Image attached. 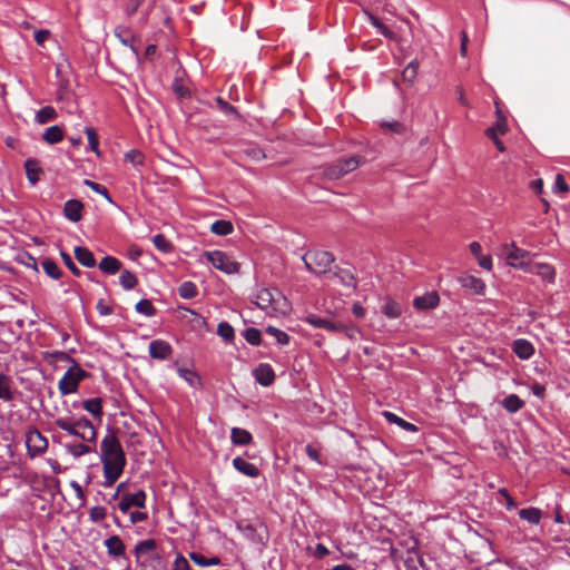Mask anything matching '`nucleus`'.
<instances>
[{
    "instance_id": "21",
    "label": "nucleus",
    "mask_w": 570,
    "mask_h": 570,
    "mask_svg": "<svg viewBox=\"0 0 570 570\" xmlns=\"http://www.w3.org/2000/svg\"><path fill=\"white\" fill-rule=\"evenodd\" d=\"M233 466L239 473H242V474H244L246 476L257 478L259 475L258 468L255 464H253L250 462H247L246 460H244L240 456H236L235 459H233Z\"/></svg>"
},
{
    "instance_id": "19",
    "label": "nucleus",
    "mask_w": 570,
    "mask_h": 570,
    "mask_svg": "<svg viewBox=\"0 0 570 570\" xmlns=\"http://www.w3.org/2000/svg\"><path fill=\"white\" fill-rule=\"evenodd\" d=\"M512 351L519 358L529 360L534 354V346L525 338H518L512 343Z\"/></svg>"
},
{
    "instance_id": "57",
    "label": "nucleus",
    "mask_w": 570,
    "mask_h": 570,
    "mask_svg": "<svg viewBox=\"0 0 570 570\" xmlns=\"http://www.w3.org/2000/svg\"><path fill=\"white\" fill-rule=\"evenodd\" d=\"M144 1L145 0H127L126 7H125L126 14L132 16L134 13H136L138 8L141 6V3Z\"/></svg>"
},
{
    "instance_id": "18",
    "label": "nucleus",
    "mask_w": 570,
    "mask_h": 570,
    "mask_svg": "<svg viewBox=\"0 0 570 570\" xmlns=\"http://www.w3.org/2000/svg\"><path fill=\"white\" fill-rule=\"evenodd\" d=\"M305 322L315 328H324L328 332H338L342 327L341 323L331 322L330 320L320 317L315 314L307 315Z\"/></svg>"
},
{
    "instance_id": "25",
    "label": "nucleus",
    "mask_w": 570,
    "mask_h": 570,
    "mask_svg": "<svg viewBox=\"0 0 570 570\" xmlns=\"http://www.w3.org/2000/svg\"><path fill=\"white\" fill-rule=\"evenodd\" d=\"M24 168H26V174H27V178H28L29 183L32 186H35L39 181L40 174L42 171V169L39 166L38 160L32 159V158L27 159L24 163Z\"/></svg>"
},
{
    "instance_id": "11",
    "label": "nucleus",
    "mask_w": 570,
    "mask_h": 570,
    "mask_svg": "<svg viewBox=\"0 0 570 570\" xmlns=\"http://www.w3.org/2000/svg\"><path fill=\"white\" fill-rule=\"evenodd\" d=\"M255 381L262 386H269L275 381V372L267 363H261L253 370Z\"/></svg>"
},
{
    "instance_id": "38",
    "label": "nucleus",
    "mask_w": 570,
    "mask_h": 570,
    "mask_svg": "<svg viewBox=\"0 0 570 570\" xmlns=\"http://www.w3.org/2000/svg\"><path fill=\"white\" fill-rule=\"evenodd\" d=\"M189 557L196 564L200 567H212L220 564V559L218 557L206 558L197 552H191Z\"/></svg>"
},
{
    "instance_id": "12",
    "label": "nucleus",
    "mask_w": 570,
    "mask_h": 570,
    "mask_svg": "<svg viewBox=\"0 0 570 570\" xmlns=\"http://www.w3.org/2000/svg\"><path fill=\"white\" fill-rule=\"evenodd\" d=\"M173 354V347L163 340H154L149 343V355L156 360H167Z\"/></svg>"
},
{
    "instance_id": "54",
    "label": "nucleus",
    "mask_w": 570,
    "mask_h": 570,
    "mask_svg": "<svg viewBox=\"0 0 570 570\" xmlns=\"http://www.w3.org/2000/svg\"><path fill=\"white\" fill-rule=\"evenodd\" d=\"M125 159L134 166H140L144 163V155L137 150H130L125 155Z\"/></svg>"
},
{
    "instance_id": "13",
    "label": "nucleus",
    "mask_w": 570,
    "mask_h": 570,
    "mask_svg": "<svg viewBox=\"0 0 570 570\" xmlns=\"http://www.w3.org/2000/svg\"><path fill=\"white\" fill-rule=\"evenodd\" d=\"M108 554L114 559L126 558V547L119 535L114 534L104 542Z\"/></svg>"
},
{
    "instance_id": "45",
    "label": "nucleus",
    "mask_w": 570,
    "mask_h": 570,
    "mask_svg": "<svg viewBox=\"0 0 570 570\" xmlns=\"http://www.w3.org/2000/svg\"><path fill=\"white\" fill-rule=\"evenodd\" d=\"M217 334L226 342H233L235 332L233 326L227 322H220L217 326Z\"/></svg>"
},
{
    "instance_id": "32",
    "label": "nucleus",
    "mask_w": 570,
    "mask_h": 570,
    "mask_svg": "<svg viewBox=\"0 0 570 570\" xmlns=\"http://www.w3.org/2000/svg\"><path fill=\"white\" fill-rule=\"evenodd\" d=\"M519 517L531 524H539L542 517V512L538 508H527L521 509L519 511Z\"/></svg>"
},
{
    "instance_id": "46",
    "label": "nucleus",
    "mask_w": 570,
    "mask_h": 570,
    "mask_svg": "<svg viewBox=\"0 0 570 570\" xmlns=\"http://www.w3.org/2000/svg\"><path fill=\"white\" fill-rule=\"evenodd\" d=\"M417 70H419V62L416 60L409 62V65L404 68L403 72H402L403 80L412 83L417 76Z\"/></svg>"
},
{
    "instance_id": "49",
    "label": "nucleus",
    "mask_w": 570,
    "mask_h": 570,
    "mask_svg": "<svg viewBox=\"0 0 570 570\" xmlns=\"http://www.w3.org/2000/svg\"><path fill=\"white\" fill-rule=\"evenodd\" d=\"M85 132L88 138L89 148L97 155H99V139L96 130L92 127H86Z\"/></svg>"
},
{
    "instance_id": "16",
    "label": "nucleus",
    "mask_w": 570,
    "mask_h": 570,
    "mask_svg": "<svg viewBox=\"0 0 570 570\" xmlns=\"http://www.w3.org/2000/svg\"><path fill=\"white\" fill-rule=\"evenodd\" d=\"M82 210L83 204L78 199H69L65 203V217L72 223H77L82 218Z\"/></svg>"
},
{
    "instance_id": "53",
    "label": "nucleus",
    "mask_w": 570,
    "mask_h": 570,
    "mask_svg": "<svg viewBox=\"0 0 570 570\" xmlns=\"http://www.w3.org/2000/svg\"><path fill=\"white\" fill-rule=\"evenodd\" d=\"M350 340H357L361 336V331L356 325H344L342 324L341 331Z\"/></svg>"
},
{
    "instance_id": "27",
    "label": "nucleus",
    "mask_w": 570,
    "mask_h": 570,
    "mask_svg": "<svg viewBox=\"0 0 570 570\" xmlns=\"http://www.w3.org/2000/svg\"><path fill=\"white\" fill-rule=\"evenodd\" d=\"M115 36L124 46L129 47L136 55L138 53L136 47L134 46L135 37L130 29L125 27H117L115 29Z\"/></svg>"
},
{
    "instance_id": "47",
    "label": "nucleus",
    "mask_w": 570,
    "mask_h": 570,
    "mask_svg": "<svg viewBox=\"0 0 570 570\" xmlns=\"http://www.w3.org/2000/svg\"><path fill=\"white\" fill-rule=\"evenodd\" d=\"M153 244L163 253H169L173 249V244L163 234L155 235L153 237Z\"/></svg>"
},
{
    "instance_id": "31",
    "label": "nucleus",
    "mask_w": 570,
    "mask_h": 570,
    "mask_svg": "<svg viewBox=\"0 0 570 570\" xmlns=\"http://www.w3.org/2000/svg\"><path fill=\"white\" fill-rule=\"evenodd\" d=\"M42 138L46 142L53 145V144H57L62 140L63 131L59 126L55 125V126L48 127L45 130Z\"/></svg>"
},
{
    "instance_id": "40",
    "label": "nucleus",
    "mask_w": 570,
    "mask_h": 570,
    "mask_svg": "<svg viewBox=\"0 0 570 570\" xmlns=\"http://www.w3.org/2000/svg\"><path fill=\"white\" fill-rule=\"evenodd\" d=\"M366 16H367L371 24L373 27H375L381 35H383L387 39L395 38V33L390 28H387L385 24H383L376 17H374L373 14H371L368 12H366Z\"/></svg>"
},
{
    "instance_id": "59",
    "label": "nucleus",
    "mask_w": 570,
    "mask_h": 570,
    "mask_svg": "<svg viewBox=\"0 0 570 570\" xmlns=\"http://www.w3.org/2000/svg\"><path fill=\"white\" fill-rule=\"evenodd\" d=\"M51 33L47 29L37 30L35 32V40L39 46H43V43L50 38Z\"/></svg>"
},
{
    "instance_id": "61",
    "label": "nucleus",
    "mask_w": 570,
    "mask_h": 570,
    "mask_svg": "<svg viewBox=\"0 0 570 570\" xmlns=\"http://www.w3.org/2000/svg\"><path fill=\"white\" fill-rule=\"evenodd\" d=\"M479 266L485 271H491L493 267L492 258L489 255H481L478 257Z\"/></svg>"
},
{
    "instance_id": "36",
    "label": "nucleus",
    "mask_w": 570,
    "mask_h": 570,
    "mask_svg": "<svg viewBox=\"0 0 570 570\" xmlns=\"http://www.w3.org/2000/svg\"><path fill=\"white\" fill-rule=\"evenodd\" d=\"M178 294L180 297L190 299L198 294V289L195 283L190 281L183 282L178 287Z\"/></svg>"
},
{
    "instance_id": "48",
    "label": "nucleus",
    "mask_w": 570,
    "mask_h": 570,
    "mask_svg": "<svg viewBox=\"0 0 570 570\" xmlns=\"http://www.w3.org/2000/svg\"><path fill=\"white\" fill-rule=\"evenodd\" d=\"M243 335L247 343L250 345L257 346L261 344L262 335L259 330L255 327H248L244 331Z\"/></svg>"
},
{
    "instance_id": "55",
    "label": "nucleus",
    "mask_w": 570,
    "mask_h": 570,
    "mask_svg": "<svg viewBox=\"0 0 570 570\" xmlns=\"http://www.w3.org/2000/svg\"><path fill=\"white\" fill-rule=\"evenodd\" d=\"M553 193H567L569 190V186L566 183L562 175L558 174L556 176L553 186H552Z\"/></svg>"
},
{
    "instance_id": "52",
    "label": "nucleus",
    "mask_w": 570,
    "mask_h": 570,
    "mask_svg": "<svg viewBox=\"0 0 570 570\" xmlns=\"http://www.w3.org/2000/svg\"><path fill=\"white\" fill-rule=\"evenodd\" d=\"M85 185L90 187L94 191L102 195L108 202H111V197L107 190V188L98 183L91 181L89 179L85 180Z\"/></svg>"
},
{
    "instance_id": "1",
    "label": "nucleus",
    "mask_w": 570,
    "mask_h": 570,
    "mask_svg": "<svg viewBox=\"0 0 570 570\" xmlns=\"http://www.w3.org/2000/svg\"><path fill=\"white\" fill-rule=\"evenodd\" d=\"M99 459L102 464L104 488L112 487L124 473L127 459L121 443L112 431L100 441Z\"/></svg>"
},
{
    "instance_id": "2",
    "label": "nucleus",
    "mask_w": 570,
    "mask_h": 570,
    "mask_svg": "<svg viewBox=\"0 0 570 570\" xmlns=\"http://www.w3.org/2000/svg\"><path fill=\"white\" fill-rule=\"evenodd\" d=\"M253 303L268 316H284L291 312L287 297L275 287L258 288L254 294Z\"/></svg>"
},
{
    "instance_id": "37",
    "label": "nucleus",
    "mask_w": 570,
    "mask_h": 570,
    "mask_svg": "<svg viewBox=\"0 0 570 570\" xmlns=\"http://www.w3.org/2000/svg\"><path fill=\"white\" fill-rule=\"evenodd\" d=\"M233 224L228 220L223 219L214 222L210 226L212 233L219 236L229 235L233 232Z\"/></svg>"
},
{
    "instance_id": "44",
    "label": "nucleus",
    "mask_w": 570,
    "mask_h": 570,
    "mask_svg": "<svg viewBox=\"0 0 570 570\" xmlns=\"http://www.w3.org/2000/svg\"><path fill=\"white\" fill-rule=\"evenodd\" d=\"M137 277L129 271H122L119 276V283L124 289L130 291L137 285Z\"/></svg>"
},
{
    "instance_id": "63",
    "label": "nucleus",
    "mask_w": 570,
    "mask_h": 570,
    "mask_svg": "<svg viewBox=\"0 0 570 570\" xmlns=\"http://www.w3.org/2000/svg\"><path fill=\"white\" fill-rule=\"evenodd\" d=\"M330 553V550L322 543L316 544L314 550V556L318 559L326 557Z\"/></svg>"
},
{
    "instance_id": "6",
    "label": "nucleus",
    "mask_w": 570,
    "mask_h": 570,
    "mask_svg": "<svg viewBox=\"0 0 570 570\" xmlns=\"http://www.w3.org/2000/svg\"><path fill=\"white\" fill-rule=\"evenodd\" d=\"M204 257L212 266L216 269L222 271L225 274L233 275L239 272V263L234 261L225 252L212 250L205 252Z\"/></svg>"
},
{
    "instance_id": "56",
    "label": "nucleus",
    "mask_w": 570,
    "mask_h": 570,
    "mask_svg": "<svg viewBox=\"0 0 570 570\" xmlns=\"http://www.w3.org/2000/svg\"><path fill=\"white\" fill-rule=\"evenodd\" d=\"M60 255L69 271L76 276L80 275V269L76 266L70 255L65 252H61Z\"/></svg>"
},
{
    "instance_id": "22",
    "label": "nucleus",
    "mask_w": 570,
    "mask_h": 570,
    "mask_svg": "<svg viewBox=\"0 0 570 570\" xmlns=\"http://www.w3.org/2000/svg\"><path fill=\"white\" fill-rule=\"evenodd\" d=\"M98 267L105 274L115 275L121 269V262L114 256H105Z\"/></svg>"
},
{
    "instance_id": "10",
    "label": "nucleus",
    "mask_w": 570,
    "mask_h": 570,
    "mask_svg": "<svg viewBox=\"0 0 570 570\" xmlns=\"http://www.w3.org/2000/svg\"><path fill=\"white\" fill-rule=\"evenodd\" d=\"M146 503V493L142 490L136 493H127L120 498L118 509L122 513H127L131 507L144 508Z\"/></svg>"
},
{
    "instance_id": "62",
    "label": "nucleus",
    "mask_w": 570,
    "mask_h": 570,
    "mask_svg": "<svg viewBox=\"0 0 570 570\" xmlns=\"http://www.w3.org/2000/svg\"><path fill=\"white\" fill-rule=\"evenodd\" d=\"M217 104L220 107V109L226 114H236L237 112L234 106H232L227 101L223 100L222 98H217Z\"/></svg>"
},
{
    "instance_id": "41",
    "label": "nucleus",
    "mask_w": 570,
    "mask_h": 570,
    "mask_svg": "<svg viewBox=\"0 0 570 570\" xmlns=\"http://www.w3.org/2000/svg\"><path fill=\"white\" fill-rule=\"evenodd\" d=\"M42 268L45 271V273L53 278V279H59L61 277V269L60 267L58 266V264L52 261V259H45L42 263Z\"/></svg>"
},
{
    "instance_id": "39",
    "label": "nucleus",
    "mask_w": 570,
    "mask_h": 570,
    "mask_svg": "<svg viewBox=\"0 0 570 570\" xmlns=\"http://www.w3.org/2000/svg\"><path fill=\"white\" fill-rule=\"evenodd\" d=\"M57 117V112L53 107L46 106L42 107L37 114H36V121L38 124H47L51 120H53Z\"/></svg>"
},
{
    "instance_id": "34",
    "label": "nucleus",
    "mask_w": 570,
    "mask_h": 570,
    "mask_svg": "<svg viewBox=\"0 0 570 570\" xmlns=\"http://www.w3.org/2000/svg\"><path fill=\"white\" fill-rule=\"evenodd\" d=\"M383 314L389 318H397L402 314V307L399 303L393 299H386L382 306Z\"/></svg>"
},
{
    "instance_id": "35",
    "label": "nucleus",
    "mask_w": 570,
    "mask_h": 570,
    "mask_svg": "<svg viewBox=\"0 0 570 570\" xmlns=\"http://www.w3.org/2000/svg\"><path fill=\"white\" fill-rule=\"evenodd\" d=\"M66 450L69 454H71L73 458H80L88 453L94 452V448L86 443H71L66 444Z\"/></svg>"
},
{
    "instance_id": "8",
    "label": "nucleus",
    "mask_w": 570,
    "mask_h": 570,
    "mask_svg": "<svg viewBox=\"0 0 570 570\" xmlns=\"http://www.w3.org/2000/svg\"><path fill=\"white\" fill-rule=\"evenodd\" d=\"M360 166V158L348 157L340 159L335 164L328 165L324 169V175L328 179H338L344 175L355 170Z\"/></svg>"
},
{
    "instance_id": "64",
    "label": "nucleus",
    "mask_w": 570,
    "mask_h": 570,
    "mask_svg": "<svg viewBox=\"0 0 570 570\" xmlns=\"http://www.w3.org/2000/svg\"><path fill=\"white\" fill-rule=\"evenodd\" d=\"M147 519V514L145 512L134 511L130 513L131 523L142 522Z\"/></svg>"
},
{
    "instance_id": "51",
    "label": "nucleus",
    "mask_w": 570,
    "mask_h": 570,
    "mask_svg": "<svg viewBox=\"0 0 570 570\" xmlns=\"http://www.w3.org/2000/svg\"><path fill=\"white\" fill-rule=\"evenodd\" d=\"M171 570H191V567L181 553H177L173 562Z\"/></svg>"
},
{
    "instance_id": "17",
    "label": "nucleus",
    "mask_w": 570,
    "mask_h": 570,
    "mask_svg": "<svg viewBox=\"0 0 570 570\" xmlns=\"http://www.w3.org/2000/svg\"><path fill=\"white\" fill-rule=\"evenodd\" d=\"M459 282L462 287L465 289L471 291L473 294L476 295H484L485 293V283L473 275H464L459 278Z\"/></svg>"
},
{
    "instance_id": "58",
    "label": "nucleus",
    "mask_w": 570,
    "mask_h": 570,
    "mask_svg": "<svg viewBox=\"0 0 570 570\" xmlns=\"http://www.w3.org/2000/svg\"><path fill=\"white\" fill-rule=\"evenodd\" d=\"M305 452L311 460L315 461L318 464H322L320 452L315 446H313L312 444H307L305 448Z\"/></svg>"
},
{
    "instance_id": "20",
    "label": "nucleus",
    "mask_w": 570,
    "mask_h": 570,
    "mask_svg": "<svg viewBox=\"0 0 570 570\" xmlns=\"http://www.w3.org/2000/svg\"><path fill=\"white\" fill-rule=\"evenodd\" d=\"M532 273L537 274L543 282L553 284L556 281V269L548 263H535L531 265Z\"/></svg>"
},
{
    "instance_id": "26",
    "label": "nucleus",
    "mask_w": 570,
    "mask_h": 570,
    "mask_svg": "<svg viewBox=\"0 0 570 570\" xmlns=\"http://www.w3.org/2000/svg\"><path fill=\"white\" fill-rule=\"evenodd\" d=\"M82 407L94 417L101 420L102 417V400L100 397H92L82 402Z\"/></svg>"
},
{
    "instance_id": "3",
    "label": "nucleus",
    "mask_w": 570,
    "mask_h": 570,
    "mask_svg": "<svg viewBox=\"0 0 570 570\" xmlns=\"http://www.w3.org/2000/svg\"><path fill=\"white\" fill-rule=\"evenodd\" d=\"M55 424L69 435L79 438L86 443L96 442L97 431L86 416H81L75 421L69 417L60 416L55 420Z\"/></svg>"
},
{
    "instance_id": "43",
    "label": "nucleus",
    "mask_w": 570,
    "mask_h": 570,
    "mask_svg": "<svg viewBox=\"0 0 570 570\" xmlns=\"http://www.w3.org/2000/svg\"><path fill=\"white\" fill-rule=\"evenodd\" d=\"M265 331L268 335L276 340L277 344L287 345L289 343V335L284 331L274 326H267Z\"/></svg>"
},
{
    "instance_id": "15",
    "label": "nucleus",
    "mask_w": 570,
    "mask_h": 570,
    "mask_svg": "<svg viewBox=\"0 0 570 570\" xmlns=\"http://www.w3.org/2000/svg\"><path fill=\"white\" fill-rule=\"evenodd\" d=\"M17 391L13 386L12 379L0 372V400L3 402H12L16 397Z\"/></svg>"
},
{
    "instance_id": "30",
    "label": "nucleus",
    "mask_w": 570,
    "mask_h": 570,
    "mask_svg": "<svg viewBox=\"0 0 570 570\" xmlns=\"http://www.w3.org/2000/svg\"><path fill=\"white\" fill-rule=\"evenodd\" d=\"M502 406L509 413H515L524 406V402L517 394H510L503 399Z\"/></svg>"
},
{
    "instance_id": "7",
    "label": "nucleus",
    "mask_w": 570,
    "mask_h": 570,
    "mask_svg": "<svg viewBox=\"0 0 570 570\" xmlns=\"http://www.w3.org/2000/svg\"><path fill=\"white\" fill-rule=\"evenodd\" d=\"M303 259L307 269L315 274L326 273L334 262L333 255L325 250L308 252Z\"/></svg>"
},
{
    "instance_id": "5",
    "label": "nucleus",
    "mask_w": 570,
    "mask_h": 570,
    "mask_svg": "<svg viewBox=\"0 0 570 570\" xmlns=\"http://www.w3.org/2000/svg\"><path fill=\"white\" fill-rule=\"evenodd\" d=\"M88 375V372H86L78 363L73 362L58 382V390L60 394L69 395L76 393L80 382Z\"/></svg>"
},
{
    "instance_id": "23",
    "label": "nucleus",
    "mask_w": 570,
    "mask_h": 570,
    "mask_svg": "<svg viewBox=\"0 0 570 570\" xmlns=\"http://www.w3.org/2000/svg\"><path fill=\"white\" fill-rule=\"evenodd\" d=\"M75 257L82 266L88 268H92L97 264L94 254L87 247H76Z\"/></svg>"
},
{
    "instance_id": "50",
    "label": "nucleus",
    "mask_w": 570,
    "mask_h": 570,
    "mask_svg": "<svg viewBox=\"0 0 570 570\" xmlns=\"http://www.w3.org/2000/svg\"><path fill=\"white\" fill-rule=\"evenodd\" d=\"M106 515H107V510H106V508H104L101 505L92 507L89 510V519H90V521H92L95 523L104 520L106 518Z\"/></svg>"
},
{
    "instance_id": "14",
    "label": "nucleus",
    "mask_w": 570,
    "mask_h": 570,
    "mask_svg": "<svg viewBox=\"0 0 570 570\" xmlns=\"http://www.w3.org/2000/svg\"><path fill=\"white\" fill-rule=\"evenodd\" d=\"M440 303L439 294L434 291L428 292L422 296H417L413 301V306L419 311H428L435 308Z\"/></svg>"
},
{
    "instance_id": "29",
    "label": "nucleus",
    "mask_w": 570,
    "mask_h": 570,
    "mask_svg": "<svg viewBox=\"0 0 570 570\" xmlns=\"http://www.w3.org/2000/svg\"><path fill=\"white\" fill-rule=\"evenodd\" d=\"M156 541L147 539L139 541L135 547V554L137 559H141L156 550Z\"/></svg>"
},
{
    "instance_id": "33",
    "label": "nucleus",
    "mask_w": 570,
    "mask_h": 570,
    "mask_svg": "<svg viewBox=\"0 0 570 570\" xmlns=\"http://www.w3.org/2000/svg\"><path fill=\"white\" fill-rule=\"evenodd\" d=\"M178 375L185 380L189 386L197 389L200 386V379L196 372L190 368L179 367L177 370Z\"/></svg>"
},
{
    "instance_id": "42",
    "label": "nucleus",
    "mask_w": 570,
    "mask_h": 570,
    "mask_svg": "<svg viewBox=\"0 0 570 570\" xmlns=\"http://www.w3.org/2000/svg\"><path fill=\"white\" fill-rule=\"evenodd\" d=\"M135 309L137 313L145 315L147 317H151L156 314V308L153 305V303L149 299L142 298L140 299L136 306Z\"/></svg>"
},
{
    "instance_id": "4",
    "label": "nucleus",
    "mask_w": 570,
    "mask_h": 570,
    "mask_svg": "<svg viewBox=\"0 0 570 570\" xmlns=\"http://www.w3.org/2000/svg\"><path fill=\"white\" fill-rule=\"evenodd\" d=\"M501 252L510 267L521 269L525 273L533 272L531 267V259L533 254L531 252L518 247L514 242L502 244Z\"/></svg>"
},
{
    "instance_id": "9",
    "label": "nucleus",
    "mask_w": 570,
    "mask_h": 570,
    "mask_svg": "<svg viewBox=\"0 0 570 570\" xmlns=\"http://www.w3.org/2000/svg\"><path fill=\"white\" fill-rule=\"evenodd\" d=\"M26 446L30 456L42 454L48 448V440L37 429L30 430L26 435Z\"/></svg>"
},
{
    "instance_id": "24",
    "label": "nucleus",
    "mask_w": 570,
    "mask_h": 570,
    "mask_svg": "<svg viewBox=\"0 0 570 570\" xmlns=\"http://www.w3.org/2000/svg\"><path fill=\"white\" fill-rule=\"evenodd\" d=\"M230 441L234 445H248L253 442L249 431L242 428H233L230 430Z\"/></svg>"
},
{
    "instance_id": "28",
    "label": "nucleus",
    "mask_w": 570,
    "mask_h": 570,
    "mask_svg": "<svg viewBox=\"0 0 570 570\" xmlns=\"http://www.w3.org/2000/svg\"><path fill=\"white\" fill-rule=\"evenodd\" d=\"M383 416L386 419L387 422L394 423L407 432H416L417 431L416 425H414L411 422L405 421L404 419L397 416L393 412L385 411V412H383Z\"/></svg>"
},
{
    "instance_id": "60",
    "label": "nucleus",
    "mask_w": 570,
    "mask_h": 570,
    "mask_svg": "<svg viewBox=\"0 0 570 570\" xmlns=\"http://www.w3.org/2000/svg\"><path fill=\"white\" fill-rule=\"evenodd\" d=\"M337 277L347 287H355L356 285L354 276L348 272H342Z\"/></svg>"
}]
</instances>
